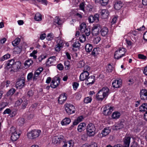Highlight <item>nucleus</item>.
Here are the masks:
<instances>
[{
  "label": "nucleus",
  "mask_w": 147,
  "mask_h": 147,
  "mask_svg": "<svg viewBox=\"0 0 147 147\" xmlns=\"http://www.w3.org/2000/svg\"><path fill=\"white\" fill-rule=\"evenodd\" d=\"M111 129L109 127H106L102 130L101 134L102 137H105L108 135L111 132Z\"/></svg>",
  "instance_id": "nucleus-23"
},
{
  "label": "nucleus",
  "mask_w": 147,
  "mask_h": 147,
  "mask_svg": "<svg viewBox=\"0 0 147 147\" xmlns=\"http://www.w3.org/2000/svg\"><path fill=\"white\" fill-rule=\"evenodd\" d=\"M33 61L31 59L26 60L24 63V65L26 68H27L32 65Z\"/></svg>",
  "instance_id": "nucleus-27"
},
{
  "label": "nucleus",
  "mask_w": 147,
  "mask_h": 147,
  "mask_svg": "<svg viewBox=\"0 0 147 147\" xmlns=\"http://www.w3.org/2000/svg\"><path fill=\"white\" fill-rule=\"evenodd\" d=\"M124 127L123 123L120 122L116 124L113 127V129L118 130L123 128Z\"/></svg>",
  "instance_id": "nucleus-24"
},
{
  "label": "nucleus",
  "mask_w": 147,
  "mask_h": 147,
  "mask_svg": "<svg viewBox=\"0 0 147 147\" xmlns=\"http://www.w3.org/2000/svg\"><path fill=\"white\" fill-rule=\"evenodd\" d=\"M41 131L39 129H33L29 132L27 134L28 138L34 139L38 137L41 134Z\"/></svg>",
  "instance_id": "nucleus-3"
},
{
  "label": "nucleus",
  "mask_w": 147,
  "mask_h": 147,
  "mask_svg": "<svg viewBox=\"0 0 147 147\" xmlns=\"http://www.w3.org/2000/svg\"><path fill=\"white\" fill-rule=\"evenodd\" d=\"M53 34L51 33L48 34L47 36L46 39L48 40H51L53 39Z\"/></svg>",
  "instance_id": "nucleus-44"
},
{
  "label": "nucleus",
  "mask_w": 147,
  "mask_h": 147,
  "mask_svg": "<svg viewBox=\"0 0 147 147\" xmlns=\"http://www.w3.org/2000/svg\"><path fill=\"white\" fill-rule=\"evenodd\" d=\"M21 104L22 108L23 109H25L28 104V100H25L24 101L22 100Z\"/></svg>",
  "instance_id": "nucleus-43"
},
{
  "label": "nucleus",
  "mask_w": 147,
  "mask_h": 147,
  "mask_svg": "<svg viewBox=\"0 0 147 147\" xmlns=\"http://www.w3.org/2000/svg\"><path fill=\"white\" fill-rule=\"evenodd\" d=\"M62 47L57 44L55 47V50L56 51H59L61 49V48Z\"/></svg>",
  "instance_id": "nucleus-57"
},
{
  "label": "nucleus",
  "mask_w": 147,
  "mask_h": 147,
  "mask_svg": "<svg viewBox=\"0 0 147 147\" xmlns=\"http://www.w3.org/2000/svg\"><path fill=\"white\" fill-rule=\"evenodd\" d=\"M108 30L107 27L102 28L100 31L101 35L103 36H106L108 34Z\"/></svg>",
  "instance_id": "nucleus-28"
},
{
  "label": "nucleus",
  "mask_w": 147,
  "mask_h": 147,
  "mask_svg": "<svg viewBox=\"0 0 147 147\" xmlns=\"http://www.w3.org/2000/svg\"><path fill=\"white\" fill-rule=\"evenodd\" d=\"M122 80L121 79L114 80L112 82V85L115 88H120L122 84Z\"/></svg>",
  "instance_id": "nucleus-15"
},
{
  "label": "nucleus",
  "mask_w": 147,
  "mask_h": 147,
  "mask_svg": "<svg viewBox=\"0 0 147 147\" xmlns=\"http://www.w3.org/2000/svg\"><path fill=\"white\" fill-rule=\"evenodd\" d=\"M93 47L92 45L89 44H87L85 47V50L87 52H90L92 50Z\"/></svg>",
  "instance_id": "nucleus-32"
},
{
  "label": "nucleus",
  "mask_w": 147,
  "mask_h": 147,
  "mask_svg": "<svg viewBox=\"0 0 147 147\" xmlns=\"http://www.w3.org/2000/svg\"><path fill=\"white\" fill-rule=\"evenodd\" d=\"M80 44L78 40H76L72 45V46L74 48H79L80 47Z\"/></svg>",
  "instance_id": "nucleus-39"
},
{
  "label": "nucleus",
  "mask_w": 147,
  "mask_h": 147,
  "mask_svg": "<svg viewBox=\"0 0 147 147\" xmlns=\"http://www.w3.org/2000/svg\"><path fill=\"white\" fill-rule=\"evenodd\" d=\"M10 133L11 140L13 141L17 140L19 137L20 134L17 132L15 127H12L10 128Z\"/></svg>",
  "instance_id": "nucleus-7"
},
{
  "label": "nucleus",
  "mask_w": 147,
  "mask_h": 147,
  "mask_svg": "<svg viewBox=\"0 0 147 147\" xmlns=\"http://www.w3.org/2000/svg\"><path fill=\"white\" fill-rule=\"evenodd\" d=\"M11 112V111L9 109H7L5 110L3 112V114H9Z\"/></svg>",
  "instance_id": "nucleus-62"
},
{
  "label": "nucleus",
  "mask_w": 147,
  "mask_h": 147,
  "mask_svg": "<svg viewBox=\"0 0 147 147\" xmlns=\"http://www.w3.org/2000/svg\"><path fill=\"white\" fill-rule=\"evenodd\" d=\"M10 55L9 54H7L4 55L1 58V60L2 61H4L5 59H7L10 57Z\"/></svg>",
  "instance_id": "nucleus-51"
},
{
  "label": "nucleus",
  "mask_w": 147,
  "mask_h": 147,
  "mask_svg": "<svg viewBox=\"0 0 147 147\" xmlns=\"http://www.w3.org/2000/svg\"><path fill=\"white\" fill-rule=\"evenodd\" d=\"M113 69V68L111 65L110 64H109L108 67H107V71L108 72H112Z\"/></svg>",
  "instance_id": "nucleus-52"
},
{
  "label": "nucleus",
  "mask_w": 147,
  "mask_h": 147,
  "mask_svg": "<svg viewBox=\"0 0 147 147\" xmlns=\"http://www.w3.org/2000/svg\"><path fill=\"white\" fill-rule=\"evenodd\" d=\"M97 147V144L95 142H92L89 145L88 143H86L84 144L83 147Z\"/></svg>",
  "instance_id": "nucleus-33"
},
{
  "label": "nucleus",
  "mask_w": 147,
  "mask_h": 147,
  "mask_svg": "<svg viewBox=\"0 0 147 147\" xmlns=\"http://www.w3.org/2000/svg\"><path fill=\"white\" fill-rule=\"evenodd\" d=\"M139 111L140 112H143L146 111L147 110V104L146 103H144L139 108Z\"/></svg>",
  "instance_id": "nucleus-26"
},
{
  "label": "nucleus",
  "mask_w": 147,
  "mask_h": 147,
  "mask_svg": "<svg viewBox=\"0 0 147 147\" xmlns=\"http://www.w3.org/2000/svg\"><path fill=\"white\" fill-rule=\"evenodd\" d=\"M79 84L77 82H74V83L73 85V89L74 90H76L77 88L79 86Z\"/></svg>",
  "instance_id": "nucleus-61"
},
{
  "label": "nucleus",
  "mask_w": 147,
  "mask_h": 147,
  "mask_svg": "<svg viewBox=\"0 0 147 147\" xmlns=\"http://www.w3.org/2000/svg\"><path fill=\"white\" fill-rule=\"evenodd\" d=\"M85 2H82L79 5L80 9L83 11H85Z\"/></svg>",
  "instance_id": "nucleus-41"
},
{
  "label": "nucleus",
  "mask_w": 147,
  "mask_h": 147,
  "mask_svg": "<svg viewBox=\"0 0 147 147\" xmlns=\"http://www.w3.org/2000/svg\"><path fill=\"white\" fill-rule=\"evenodd\" d=\"M70 119L66 117L63 119L61 122V124L62 125H67L69 124L71 122Z\"/></svg>",
  "instance_id": "nucleus-29"
},
{
  "label": "nucleus",
  "mask_w": 147,
  "mask_h": 147,
  "mask_svg": "<svg viewBox=\"0 0 147 147\" xmlns=\"http://www.w3.org/2000/svg\"><path fill=\"white\" fill-rule=\"evenodd\" d=\"M86 131L87 134L89 136H93L96 133L95 126L93 123H90L86 127Z\"/></svg>",
  "instance_id": "nucleus-2"
},
{
  "label": "nucleus",
  "mask_w": 147,
  "mask_h": 147,
  "mask_svg": "<svg viewBox=\"0 0 147 147\" xmlns=\"http://www.w3.org/2000/svg\"><path fill=\"white\" fill-rule=\"evenodd\" d=\"M126 52L125 49L123 48H120L117 50L115 52L114 57L115 59H118L124 56Z\"/></svg>",
  "instance_id": "nucleus-4"
},
{
  "label": "nucleus",
  "mask_w": 147,
  "mask_h": 147,
  "mask_svg": "<svg viewBox=\"0 0 147 147\" xmlns=\"http://www.w3.org/2000/svg\"><path fill=\"white\" fill-rule=\"evenodd\" d=\"M89 75V73L87 71H84L82 73L80 76V81L86 80Z\"/></svg>",
  "instance_id": "nucleus-16"
},
{
  "label": "nucleus",
  "mask_w": 147,
  "mask_h": 147,
  "mask_svg": "<svg viewBox=\"0 0 147 147\" xmlns=\"http://www.w3.org/2000/svg\"><path fill=\"white\" fill-rule=\"evenodd\" d=\"M99 48H95L94 49L92 52V55L94 56L97 55L99 54Z\"/></svg>",
  "instance_id": "nucleus-36"
},
{
  "label": "nucleus",
  "mask_w": 147,
  "mask_h": 147,
  "mask_svg": "<svg viewBox=\"0 0 147 147\" xmlns=\"http://www.w3.org/2000/svg\"><path fill=\"white\" fill-rule=\"evenodd\" d=\"M87 28L86 23L83 22L80 25L79 30L82 32L84 31V30L87 29Z\"/></svg>",
  "instance_id": "nucleus-35"
},
{
  "label": "nucleus",
  "mask_w": 147,
  "mask_h": 147,
  "mask_svg": "<svg viewBox=\"0 0 147 147\" xmlns=\"http://www.w3.org/2000/svg\"><path fill=\"white\" fill-rule=\"evenodd\" d=\"M108 10L106 9H102L100 11V15L103 19H106L107 18L109 15Z\"/></svg>",
  "instance_id": "nucleus-14"
},
{
  "label": "nucleus",
  "mask_w": 147,
  "mask_h": 147,
  "mask_svg": "<svg viewBox=\"0 0 147 147\" xmlns=\"http://www.w3.org/2000/svg\"><path fill=\"white\" fill-rule=\"evenodd\" d=\"M123 6V3L120 1H116L115 2L114 7L117 10L120 9Z\"/></svg>",
  "instance_id": "nucleus-21"
},
{
  "label": "nucleus",
  "mask_w": 147,
  "mask_h": 147,
  "mask_svg": "<svg viewBox=\"0 0 147 147\" xmlns=\"http://www.w3.org/2000/svg\"><path fill=\"white\" fill-rule=\"evenodd\" d=\"M55 22L58 25H60L61 24V21L59 17L58 16L55 17Z\"/></svg>",
  "instance_id": "nucleus-50"
},
{
  "label": "nucleus",
  "mask_w": 147,
  "mask_h": 147,
  "mask_svg": "<svg viewBox=\"0 0 147 147\" xmlns=\"http://www.w3.org/2000/svg\"><path fill=\"white\" fill-rule=\"evenodd\" d=\"M33 76V74L32 72L29 73L27 76V79L28 80H30L32 79Z\"/></svg>",
  "instance_id": "nucleus-56"
},
{
  "label": "nucleus",
  "mask_w": 147,
  "mask_h": 147,
  "mask_svg": "<svg viewBox=\"0 0 147 147\" xmlns=\"http://www.w3.org/2000/svg\"><path fill=\"white\" fill-rule=\"evenodd\" d=\"M57 44L63 47L64 44L63 40L61 39V38L60 36L57 37Z\"/></svg>",
  "instance_id": "nucleus-31"
},
{
  "label": "nucleus",
  "mask_w": 147,
  "mask_h": 147,
  "mask_svg": "<svg viewBox=\"0 0 147 147\" xmlns=\"http://www.w3.org/2000/svg\"><path fill=\"white\" fill-rule=\"evenodd\" d=\"M93 9V7L90 5H88L87 6V10L89 12L92 11Z\"/></svg>",
  "instance_id": "nucleus-63"
},
{
  "label": "nucleus",
  "mask_w": 147,
  "mask_h": 147,
  "mask_svg": "<svg viewBox=\"0 0 147 147\" xmlns=\"http://www.w3.org/2000/svg\"><path fill=\"white\" fill-rule=\"evenodd\" d=\"M46 57V56L42 55L38 57V59L39 62H41L43 59L45 58Z\"/></svg>",
  "instance_id": "nucleus-64"
},
{
  "label": "nucleus",
  "mask_w": 147,
  "mask_h": 147,
  "mask_svg": "<svg viewBox=\"0 0 147 147\" xmlns=\"http://www.w3.org/2000/svg\"><path fill=\"white\" fill-rule=\"evenodd\" d=\"M67 99V97L65 94H61L58 99V103L61 104H63Z\"/></svg>",
  "instance_id": "nucleus-19"
},
{
  "label": "nucleus",
  "mask_w": 147,
  "mask_h": 147,
  "mask_svg": "<svg viewBox=\"0 0 147 147\" xmlns=\"http://www.w3.org/2000/svg\"><path fill=\"white\" fill-rule=\"evenodd\" d=\"M88 20L89 22L90 23H93L95 21L94 16H90L88 18Z\"/></svg>",
  "instance_id": "nucleus-55"
},
{
  "label": "nucleus",
  "mask_w": 147,
  "mask_h": 147,
  "mask_svg": "<svg viewBox=\"0 0 147 147\" xmlns=\"http://www.w3.org/2000/svg\"><path fill=\"white\" fill-rule=\"evenodd\" d=\"M86 40V37L84 34L82 35L80 37V41L81 42H84Z\"/></svg>",
  "instance_id": "nucleus-48"
},
{
  "label": "nucleus",
  "mask_w": 147,
  "mask_h": 147,
  "mask_svg": "<svg viewBox=\"0 0 147 147\" xmlns=\"http://www.w3.org/2000/svg\"><path fill=\"white\" fill-rule=\"evenodd\" d=\"M140 95L141 100H147V90L142 89L140 90Z\"/></svg>",
  "instance_id": "nucleus-11"
},
{
  "label": "nucleus",
  "mask_w": 147,
  "mask_h": 147,
  "mask_svg": "<svg viewBox=\"0 0 147 147\" xmlns=\"http://www.w3.org/2000/svg\"><path fill=\"white\" fill-rule=\"evenodd\" d=\"M24 119L23 118H20L18 120V124L20 125H22L24 123Z\"/></svg>",
  "instance_id": "nucleus-53"
},
{
  "label": "nucleus",
  "mask_w": 147,
  "mask_h": 147,
  "mask_svg": "<svg viewBox=\"0 0 147 147\" xmlns=\"http://www.w3.org/2000/svg\"><path fill=\"white\" fill-rule=\"evenodd\" d=\"M34 19L37 21H40L42 20V15L40 13L38 12L36 13Z\"/></svg>",
  "instance_id": "nucleus-30"
},
{
  "label": "nucleus",
  "mask_w": 147,
  "mask_h": 147,
  "mask_svg": "<svg viewBox=\"0 0 147 147\" xmlns=\"http://www.w3.org/2000/svg\"><path fill=\"white\" fill-rule=\"evenodd\" d=\"M86 127V123H81L78 126L77 130L78 132H81L85 130Z\"/></svg>",
  "instance_id": "nucleus-20"
},
{
  "label": "nucleus",
  "mask_w": 147,
  "mask_h": 147,
  "mask_svg": "<svg viewBox=\"0 0 147 147\" xmlns=\"http://www.w3.org/2000/svg\"><path fill=\"white\" fill-rule=\"evenodd\" d=\"M109 93V88L107 87H103L97 93L96 98L98 100L102 101L104 99L107 98Z\"/></svg>",
  "instance_id": "nucleus-1"
},
{
  "label": "nucleus",
  "mask_w": 147,
  "mask_h": 147,
  "mask_svg": "<svg viewBox=\"0 0 147 147\" xmlns=\"http://www.w3.org/2000/svg\"><path fill=\"white\" fill-rule=\"evenodd\" d=\"M95 76H92L88 77L86 81V83L87 85H91L94 82Z\"/></svg>",
  "instance_id": "nucleus-18"
},
{
  "label": "nucleus",
  "mask_w": 147,
  "mask_h": 147,
  "mask_svg": "<svg viewBox=\"0 0 147 147\" xmlns=\"http://www.w3.org/2000/svg\"><path fill=\"white\" fill-rule=\"evenodd\" d=\"M63 147H66L67 146H68L69 147H73L74 144V141L72 140H70L67 142L64 140L63 141Z\"/></svg>",
  "instance_id": "nucleus-17"
},
{
  "label": "nucleus",
  "mask_w": 147,
  "mask_h": 147,
  "mask_svg": "<svg viewBox=\"0 0 147 147\" xmlns=\"http://www.w3.org/2000/svg\"><path fill=\"white\" fill-rule=\"evenodd\" d=\"M57 69L60 70H62L63 69V67L62 64L59 63L57 65Z\"/></svg>",
  "instance_id": "nucleus-60"
},
{
  "label": "nucleus",
  "mask_w": 147,
  "mask_h": 147,
  "mask_svg": "<svg viewBox=\"0 0 147 147\" xmlns=\"http://www.w3.org/2000/svg\"><path fill=\"white\" fill-rule=\"evenodd\" d=\"M60 83V80L59 78L53 79L51 83L50 86L52 88H55L58 86Z\"/></svg>",
  "instance_id": "nucleus-10"
},
{
  "label": "nucleus",
  "mask_w": 147,
  "mask_h": 147,
  "mask_svg": "<svg viewBox=\"0 0 147 147\" xmlns=\"http://www.w3.org/2000/svg\"><path fill=\"white\" fill-rule=\"evenodd\" d=\"M21 65V63L19 61L16 62L14 63L13 68L16 69H19Z\"/></svg>",
  "instance_id": "nucleus-38"
},
{
  "label": "nucleus",
  "mask_w": 147,
  "mask_h": 147,
  "mask_svg": "<svg viewBox=\"0 0 147 147\" xmlns=\"http://www.w3.org/2000/svg\"><path fill=\"white\" fill-rule=\"evenodd\" d=\"M84 31L82 32V33H84L87 36H89L90 34V29L88 27H87V28L84 30Z\"/></svg>",
  "instance_id": "nucleus-40"
},
{
  "label": "nucleus",
  "mask_w": 147,
  "mask_h": 147,
  "mask_svg": "<svg viewBox=\"0 0 147 147\" xmlns=\"http://www.w3.org/2000/svg\"><path fill=\"white\" fill-rule=\"evenodd\" d=\"M131 138L129 137L125 136L124 140V147H129L130 142Z\"/></svg>",
  "instance_id": "nucleus-25"
},
{
  "label": "nucleus",
  "mask_w": 147,
  "mask_h": 147,
  "mask_svg": "<svg viewBox=\"0 0 147 147\" xmlns=\"http://www.w3.org/2000/svg\"><path fill=\"white\" fill-rule=\"evenodd\" d=\"M43 68L42 67H39L34 72V74L39 76L40 73L43 71Z\"/></svg>",
  "instance_id": "nucleus-45"
},
{
  "label": "nucleus",
  "mask_w": 147,
  "mask_h": 147,
  "mask_svg": "<svg viewBox=\"0 0 147 147\" xmlns=\"http://www.w3.org/2000/svg\"><path fill=\"white\" fill-rule=\"evenodd\" d=\"M15 62L13 59H11L8 61L6 64V66L8 69L13 68Z\"/></svg>",
  "instance_id": "nucleus-22"
},
{
  "label": "nucleus",
  "mask_w": 147,
  "mask_h": 147,
  "mask_svg": "<svg viewBox=\"0 0 147 147\" xmlns=\"http://www.w3.org/2000/svg\"><path fill=\"white\" fill-rule=\"evenodd\" d=\"M113 111V107L109 105L106 106L103 108V113L105 115H110Z\"/></svg>",
  "instance_id": "nucleus-8"
},
{
  "label": "nucleus",
  "mask_w": 147,
  "mask_h": 147,
  "mask_svg": "<svg viewBox=\"0 0 147 147\" xmlns=\"http://www.w3.org/2000/svg\"><path fill=\"white\" fill-rule=\"evenodd\" d=\"M83 16V14L82 13H77L75 14V17L78 19H81Z\"/></svg>",
  "instance_id": "nucleus-46"
},
{
  "label": "nucleus",
  "mask_w": 147,
  "mask_h": 147,
  "mask_svg": "<svg viewBox=\"0 0 147 147\" xmlns=\"http://www.w3.org/2000/svg\"><path fill=\"white\" fill-rule=\"evenodd\" d=\"M120 116V113L118 111H116L113 113L112 115V117L113 119H117L119 118Z\"/></svg>",
  "instance_id": "nucleus-34"
},
{
  "label": "nucleus",
  "mask_w": 147,
  "mask_h": 147,
  "mask_svg": "<svg viewBox=\"0 0 147 147\" xmlns=\"http://www.w3.org/2000/svg\"><path fill=\"white\" fill-rule=\"evenodd\" d=\"M20 41V39L19 38H17L12 42V44L14 46H16L18 45Z\"/></svg>",
  "instance_id": "nucleus-37"
},
{
  "label": "nucleus",
  "mask_w": 147,
  "mask_h": 147,
  "mask_svg": "<svg viewBox=\"0 0 147 147\" xmlns=\"http://www.w3.org/2000/svg\"><path fill=\"white\" fill-rule=\"evenodd\" d=\"M138 57L140 59L144 60H146L147 58L146 56L141 54H139L138 55Z\"/></svg>",
  "instance_id": "nucleus-54"
},
{
  "label": "nucleus",
  "mask_w": 147,
  "mask_h": 147,
  "mask_svg": "<svg viewBox=\"0 0 147 147\" xmlns=\"http://www.w3.org/2000/svg\"><path fill=\"white\" fill-rule=\"evenodd\" d=\"M101 40V38L99 36H96L94 38L93 40V42L95 44L98 43Z\"/></svg>",
  "instance_id": "nucleus-42"
},
{
  "label": "nucleus",
  "mask_w": 147,
  "mask_h": 147,
  "mask_svg": "<svg viewBox=\"0 0 147 147\" xmlns=\"http://www.w3.org/2000/svg\"><path fill=\"white\" fill-rule=\"evenodd\" d=\"M99 15L97 13L95 14L94 16V19L96 22H98L99 21Z\"/></svg>",
  "instance_id": "nucleus-59"
},
{
  "label": "nucleus",
  "mask_w": 147,
  "mask_h": 147,
  "mask_svg": "<svg viewBox=\"0 0 147 147\" xmlns=\"http://www.w3.org/2000/svg\"><path fill=\"white\" fill-rule=\"evenodd\" d=\"M92 98L90 97H87L84 100V103H88L92 101Z\"/></svg>",
  "instance_id": "nucleus-49"
},
{
  "label": "nucleus",
  "mask_w": 147,
  "mask_h": 147,
  "mask_svg": "<svg viewBox=\"0 0 147 147\" xmlns=\"http://www.w3.org/2000/svg\"><path fill=\"white\" fill-rule=\"evenodd\" d=\"M25 78L21 76L18 78L16 83V86L17 88L19 89L22 88L25 85Z\"/></svg>",
  "instance_id": "nucleus-6"
},
{
  "label": "nucleus",
  "mask_w": 147,
  "mask_h": 147,
  "mask_svg": "<svg viewBox=\"0 0 147 147\" xmlns=\"http://www.w3.org/2000/svg\"><path fill=\"white\" fill-rule=\"evenodd\" d=\"M16 91L14 88L11 89L7 93V96L10 95H12Z\"/></svg>",
  "instance_id": "nucleus-47"
},
{
  "label": "nucleus",
  "mask_w": 147,
  "mask_h": 147,
  "mask_svg": "<svg viewBox=\"0 0 147 147\" xmlns=\"http://www.w3.org/2000/svg\"><path fill=\"white\" fill-rule=\"evenodd\" d=\"M56 61L55 56L51 57L49 58L46 61V65L48 66L55 65Z\"/></svg>",
  "instance_id": "nucleus-12"
},
{
  "label": "nucleus",
  "mask_w": 147,
  "mask_h": 147,
  "mask_svg": "<svg viewBox=\"0 0 147 147\" xmlns=\"http://www.w3.org/2000/svg\"><path fill=\"white\" fill-rule=\"evenodd\" d=\"M22 102V100L21 99H19L17 100L16 102L15 105L16 106H18L21 104Z\"/></svg>",
  "instance_id": "nucleus-58"
},
{
  "label": "nucleus",
  "mask_w": 147,
  "mask_h": 147,
  "mask_svg": "<svg viewBox=\"0 0 147 147\" xmlns=\"http://www.w3.org/2000/svg\"><path fill=\"white\" fill-rule=\"evenodd\" d=\"M63 136L61 135L58 136H55L53 138L52 142L54 144H59L62 140L63 139Z\"/></svg>",
  "instance_id": "nucleus-9"
},
{
  "label": "nucleus",
  "mask_w": 147,
  "mask_h": 147,
  "mask_svg": "<svg viewBox=\"0 0 147 147\" xmlns=\"http://www.w3.org/2000/svg\"><path fill=\"white\" fill-rule=\"evenodd\" d=\"M100 26L98 24L96 25L93 26L92 29V33L93 36H96L99 34V28Z\"/></svg>",
  "instance_id": "nucleus-13"
},
{
  "label": "nucleus",
  "mask_w": 147,
  "mask_h": 147,
  "mask_svg": "<svg viewBox=\"0 0 147 147\" xmlns=\"http://www.w3.org/2000/svg\"><path fill=\"white\" fill-rule=\"evenodd\" d=\"M65 111L68 115H71L75 112V107L72 104L66 103L64 105Z\"/></svg>",
  "instance_id": "nucleus-5"
}]
</instances>
